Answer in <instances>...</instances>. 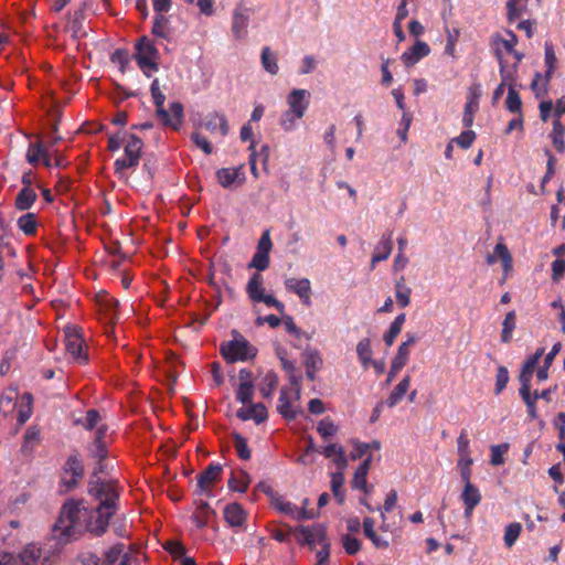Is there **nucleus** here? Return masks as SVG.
<instances>
[{
	"instance_id": "obj_30",
	"label": "nucleus",
	"mask_w": 565,
	"mask_h": 565,
	"mask_svg": "<svg viewBox=\"0 0 565 565\" xmlns=\"http://www.w3.org/2000/svg\"><path fill=\"white\" fill-rule=\"evenodd\" d=\"M370 470V461H363L354 471L352 486L354 489L369 493L371 488L367 484L366 476Z\"/></svg>"
},
{
	"instance_id": "obj_32",
	"label": "nucleus",
	"mask_w": 565,
	"mask_h": 565,
	"mask_svg": "<svg viewBox=\"0 0 565 565\" xmlns=\"http://www.w3.org/2000/svg\"><path fill=\"white\" fill-rule=\"evenodd\" d=\"M409 385H411V376L405 375L402 379V381L394 387V390L388 395V397L386 399V405L388 407L396 406L402 401V398L405 396V394L407 393Z\"/></svg>"
},
{
	"instance_id": "obj_3",
	"label": "nucleus",
	"mask_w": 565,
	"mask_h": 565,
	"mask_svg": "<svg viewBox=\"0 0 565 565\" xmlns=\"http://www.w3.org/2000/svg\"><path fill=\"white\" fill-rule=\"evenodd\" d=\"M100 414L97 409L90 408L86 412L85 417L78 418L75 424L83 426L86 430L97 428L90 443L88 450L93 459H116L118 452L113 447L114 437L108 431L106 425H99Z\"/></svg>"
},
{
	"instance_id": "obj_57",
	"label": "nucleus",
	"mask_w": 565,
	"mask_h": 565,
	"mask_svg": "<svg viewBox=\"0 0 565 565\" xmlns=\"http://www.w3.org/2000/svg\"><path fill=\"white\" fill-rule=\"evenodd\" d=\"M510 380L509 371L505 366L500 365L497 370L495 375V388L494 393L495 395H499L502 393V391L507 387Z\"/></svg>"
},
{
	"instance_id": "obj_1",
	"label": "nucleus",
	"mask_w": 565,
	"mask_h": 565,
	"mask_svg": "<svg viewBox=\"0 0 565 565\" xmlns=\"http://www.w3.org/2000/svg\"><path fill=\"white\" fill-rule=\"evenodd\" d=\"M88 493L98 502V507L92 511L88 510L87 530L92 534L102 535L106 532L110 518L116 512V501L118 491L113 480L99 476L94 471L89 483Z\"/></svg>"
},
{
	"instance_id": "obj_4",
	"label": "nucleus",
	"mask_w": 565,
	"mask_h": 565,
	"mask_svg": "<svg viewBox=\"0 0 565 565\" xmlns=\"http://www.w3.org/2000/svg\"><path fill=\"white\" fill-rule=\"evenodd\" d=\"M150 92L153 99V104L156 106V114L161 122L171 127L174 130H178L183 120V105L179 102H173L170 104V114L164 108L166 96L160 89V82L158 78H154L150 85Z\"/></svg>"
},
{
	"instance_id": "obj_49",
	"label": "nucleus",
	"mask_w": 565,
	"mask_h": 565,
	"mask_svg": "<svg viewBox=\"0 0 565 565\" xmlns=\"http://www.w3.org/2000/svg\"><path fill=\"white\" fill-rule=\"evenodd\" d=\"M45 150L46 148H44L42 141L31 142L25 154L26 161L32 166H36L41 157L44 156Z\"/></svg>"
},
{
	"instance_id": "obj_58",
	"label": "nucleus",
	"mask_w": 565,
	"mask_h": 565,
	"mask_svg": "<svg viewBox=\"0 0 565 565\" xmlns=\"http://www.w3.org/2000/svg\"><path fill=\"white\" fill-rule=\"evenodd\" d=\"M337 426L329 417L320 420L317 426L318 433L324 440H328L330 437H332L337 433Z\"/></svg>"
},
{
	"instance_id": "obj_11",
	"label": "nucleus",
	"mask_w": 565,
	"mask_h": 565,
	"mask_svg": "<svg viewBox=\"0 0 565 565\" xmlns=\"http://www.w3.org/2000/svg\"><path fill=\"white\" fill-rule=\"evenodd\" d=\"M65 333V350L72 358L81 364L88 361L87 354L84 352V340L75 327H66Z\"/></svg>"
},
{
	"instance_id": "obj_31",
	"label": "nucleus",
	"mask_w": 565,
	"mask_h": 565,
	"mask_svg": "<svg viewBox=\"0 0 565 565\" xmlns=\"http://www.w3.org/2000/svg\"><path fill=\"white\" fill-rule=\"evenodd\" d=\"M36 193L32 188H22L14 201V206L19 211H28L36 201Z\"/></svg>"
},
{
	"instance_id": "obj_29",
	"label": "nucleus",
	"mask_w": 565,
	"mask_h": 565,
	"mask_svg": "<svg viewBox=\"0 0 565 565\" xmlns=\"http://www.w3.org/2000/svg\"><path fill=\"white\" fill-rule=\"evenodd\" d=\"M393 249L392 232L387 236H383L375 247V253L372 256L371 263L374 266L379 262L386 260Z\"/></svg>"
},
{
	"instance_id": "obj_64",
	"label": "nucleus",
	"mask_w": 565,
	"mask_h": 565,
	"mask_svg": "<svg viewBox=\"0 0 565 565\" xmlns=\"http://www.w3.org/2000/svg\"><path fill=\"white\" fill-rule=\"evenodd\" d=\"M256 302H264L268 307H274L281 315L285 312V305L273 295L262 294V296H258Z\"/></svg>"
},
{
	"instance_id": "obj_60",
	"label": "nucleus",
	"mask_w": 565,
	"mask_h": 565,
	"mask_svg": "<svg viewBox=\"0 0 565 565\" xmlns=\"http://www.w3.org/2000/svg\"><path fill=\"white\" fill-rule=\"evenodd\" d=\"M110 60L114 64H117L119 66L121 73L126 71V67L130 62L128 52L122 49L115 50V52L110 56Z\"/></svg>"
},
{
	"instance_id": "obj_13",
	"label": "nucleus",
	"mask_w": 565,
	"mask_h": 565,
	"mask_svg": "<svg viewBox=\"0 0 565 565\" xmlns=\"http://www.w3.org/2000/svg\"><path fill=\"white\" fill-rule=\"evenodd\" d=\"M285 288L296 294L305 306H311V282L308 278H286L284 281Z\"/></svg>"
},
{
	"instance_id": "obj_33",
	"label": "nucleus",
	"mask_w": 565,
	"mask_h": 565,
	"mask_svg": "<svg viewBox=\"0 0 565 565\" xmlns=\"http://www.w3.org/2000/svg\"><path fill=\"white\" fill-rule=\"evenodd\" d=\"M250 483V477L245 470H235L228 479V488L233 491L245 492Z\"/></svg>"
},
{
	"instance_id": "obj_56",
	"label": "nucleus",
	"mask_w": 565,
	"mask_h": 565,
	"mask_svg": "<svg viewBox=\"0 0 565 565\" xmlns=\"http://www.w3.org/2000/svg\"><path fill=\"white\" fill-rule=\"evenodd\" d=\"M301 118V116H296L292 111L286 110L280 116L279 125L285 131H292L297 127V121Z\"/></svg>"
},
{
	"instance_id": "obj_20",
	"label": "nucleus",
	"mask_w": 565,
	"mask_h": 565,
	"mask_svg": "<svg viewBox=\"0 0 565 565\" xmlns=\"http://www.w3.org/2000/svg\"><path fill=\"white\" fill-rule=\"evenodd\" d=\"M249 21L248 9L237 6L233 12L232 32L236 39H242L246 33Z\"/></svg>"
},
{
	"instance_id": "obj_38",
	"label": "nucleus",
	"mask_w": 565,
	"mask_h": 565,
	"mask_svg": "<svg viewBox=\"0 0 565 565\" xmlns=\"http://www.w3.org/2000/svg\"><path fill=\"white\" fill-rule=\"evenodd\" d=\"M18 228L26 236H33L38 230V221L34 213H25L17 221Z\"/></svg>"
},
{
	"instance_id": "obj_17",
	"label": "nucleus",
	"mask_w": 565,
	"mask_h": 565,
	"mask_svg": "<svg viewBox=\"0 0 565 565\" xmlns=\"http://www.w3.org/2000/svg\"><path fill=\"white\" fill-rule=\"evenodd\" d=\"M213 516H215V511L206 501H195V510L191 516V520L196 527L203 529L207 526Z\"/></svg>"
},
{
	"instance_id": "obj_35",
	"label": "nucleus",
	"mask_w": 565,
	"mask_h": 565,
	"mask_svg": "<svg viewBox=\"0 0 565 565\" xmlns=\"http://www.w3.org/2000/svg\"><path fill=\"white\" fill-rule=\"evenodd\" d=\"M534 370L533 369H526V366L522 365L519 381H520V388L519 394L522 398V401L525 404H530V390H531V380L533 377Z\"/></svg>"
},
{
	"instance_id": "obj_61",
	"label": "nucleus",
	"mask_w": 565,
	"mask_h": 565,
	"mask_svg": "<svg viewBox=\"0 0 565 565\" xmlns=\"http://www.w3.org/2000/svg\"><path fill=\"white\" fill-rule=\"evenodd\" d=\"M476 139V132L473 130L467 129L462 131L458 137L452 138L451 142L458 145L462 149H468Z\"/></svg>"
},
{
	"instance_id": "obj_43",
	"label": "nucleus",
	"mask_w": 565,
	"mask_h": 565,
	"mask_svg": "<svg viewBox=\"0 0 565 565\" xmlns=\"http://www.w3.org/2000/svg\"><path fill=\"white\" fill-rule=\"evenodd\" d=\"M497 57L500 63V75H501V83L498 85V87L494 89L492 95V104H497L499 99L504 94L505 86L508 85V82L511 79L510 74L505 71V66L503 64L502 55H500L499 50H497Z\"/></svg>"
},
{
	"instance_id": "obj_27",
	"label": "nucleus",
	"mask_w": 565,
	"mask_h": 565,
	"mask_svg": "<svg viewBox=\"0 0 565 565\" xmlns=\"http://www.w3.org/2000/svg\"><path fill=\"white\" fill-rule=\"evenodd\" d=\"M277 412L286 419H295L298 412L292 408L289 390L282 387L277 402Z\"/></svg>"
},
{
	"instance_id": "obj_36",
	"label": "nucleus",
	"mask_w": 565,
	"mask_h": 565,
	"mask_svg": "<svg viewBox=\"0 0 565 565\" xmlns=\"http://www.w3.org/2000/svg\"><path fill=\"white\" fill-rule=\"evenodd\" d=\"M18 390L15 387H9L0 396V412L6 416L11 414L17 406Z\"/></svg>"
},
{
	"instance_id": "obj_47",
	"label": "nucleus",
	"mask_w": 565,
	"mask_h": 565,
	"mask_svg": "<svg viewBox=\"0 0 565 565\" xmlns=\"http://www.w3.org/2000/svg\"><path fill=\"white\" fill-rule=\"evenodd\" d=\"M480 95V85H473L469 88L463 113L475 115L478 111Z\"/></svg>"
},
{
	"instance_id": "obj_52",
	"label": "nucleus",
	"mask_w": 565,
	"mask_h": 565,
	"mask_svg": "<svg viewBox=\"0 0 565 565\" xmlns=\"http://www.w3.org/2000/svg\"><path fill=\"white\" fill-rule=\"evenodd\" d=\"M39 443H40V430L34 426L29 427L24 434V441L22 445V450L24 452L32 450L34 448V446H36Z\"/></svg>"
},
{
	"instance_id": "obj_54",
	"label": "nucleus",
	"mask_w": 565,
	"mask_h": 565,
	"mask_svg": "<svg viewBox=\"0 0 565 565\" xmlns=\"http://www.w3.org/2000/svg\"><path fill=\"white\" fill-rule=\"evenodd\" d=\"M508 34L509 39H502L498 34L493 36V43L497 45L495 51L499 50L500 54L501 52L499 45H501L509 53L514 52V47L518 44V36L512 31H509Z\"/></svg>"
},
{
	"instance_id": "obj_8",
	"label": "nucleus",
	"mask_w": 565,
	"mask_h": 565,
	"mask_svg": "<svg viewBox=\"0 0 565 565\" xmlns=\"http://www.w3.org/2000/svg\"><path fill=\"white\" fill-rule=\"evenodd\" d=\"M270 504L280 513L286 514L297 521L315 518V514L307 510V505L309 504L308 499H305L302 501V507L298 508L296 504L285 500L280 494H278L277 497H274V500L270 502Z\"/></svg>"
},
{
	"instance_id": "obj_44",
	"label": "nucleus",
	"mask_w": 565,
	"mask_h": 565,
	"mask_svg": "<svg viewBox=\"0 0 565 565\" xmlns=\"http://www.w3.org/2000/svg\"><path fill=\"white\" fill-rule=\"evenodd\" d=\"M260 61L264 70L270 75H276L279 71L277 64V56L270 51L268 46L263 47Z\"/></svg>"
},
{
	"instance_id": "obj_16",
	"label": "nucleus",
	"mask_w": 565,
	"mask_h": 565,
	"mask_svg": "<svg viewBox=\"0 0 565 565\" xmlns=\"http://www.w3.org/2000/svg\"><path fill=\"white\" fill-rule=\"evenodd\" d=\"M303 543L311 547L316 545L323 546V543H328L326 539V530L321 525L301 526L298 529Z\"/></svg>"
},
{
	"instance_id": "obj_26",
	"label": "nucleus",
	"mask_w": 565,
	"mask_h": 565,
	"mask_svg": "<svg viewBox=\"0 0 565 565\" xmlns=\"http://www.w3.org/2000/svg\"><path fill=\"white\" fill-rule=\"evenodd\" d=\"M498 259L502 262L504 271H508L512 268V256L503 243H498L494 247V254H489L487 256V263L489 265L495 264Z\"/></svg>"
},
{
	"instance_id": "obj_63",
	"label": "nucleus",
	"mask_w": 565,
	"mask_h": 565,
	"mask_svg": "<svg viewBox=\"0 0 565 565\" xmlns=\"http://www.w3.org/2000/svg\"><path fill=\"white\" fill-rule=\"evenodd\" d=\"M191 140L193 143L200 148L205 154H211L213 152V147L211 142L207 140L205 136L200 132H193L191 135Z\"/></svg>"
},
{
	"instance_id": "obj_2",
	"label": "nucleus",
	"mask_w": 565,
	"mask_h": 565,
	"mask_svg": "<svg viewBox=\"0 0 565 565\" xmlns=\"http://www.w3.org/2000/svg\"><path fill=\"white\" fill-rule=\"evenodd\" d=\"M88 510L82 502L70 500L61 509L58 518L52 527V535L58 543L64 544L76 539L87 530Z\"/></svg>"
},
{
	"instance_id": "obj_28",
	"label": "nucleus",
	"mask_w": 565,
	"mask_h": 565,
	"mask_svg": "<svg viewBox=\"0 0 565 565\" xmlns=\"http://www.w3.org/2000/svg\"><path fill=\"white\" fill-rule=\"evenodd\" d=\"M84 20L85 12L84 6L79 9L75 10L74 13L70 17L68 29L72 32V38L75 40H79L86 36V31L84 30Z\"/></svg>"
},
{
	"instance_id": "obj_45",
	"label": "nucleus",
	"mask_w": 565,
	"mask_h": 565,
	"mask_svg": "<svg viewBox=\"0 0 565 565\" xmlns=\"http://www.w3.org/2000/svg\"><path fill=\"white\" fill-rule=\"evenodd\" d=\"M344 484V475L342 471H337L331 473V491L337 499V501L341 504L344 502L345 494L342 491Z\"/></svg>"
},
{
	"instance_id": "obj_24",
	"label": "nucleus",
	"mask_w": 565,
	"mask_h": 565,
	"mask_svg": "<svg viewBox=\"0 0 565 565\" xmlns=\"http://www.w3.org/2000/svg\"><path fill=\"white\" fill-rule=\"evenodd\" d=\"M203 126L206 130L211 132L220 130L223 137H225L230 131L226 117L218 113L209 114L204 119Z\"/></svg>"
},
{
	"instance_id": "obj_14",
	"label": "nucleus",
	"mask_w": 565,
	"mask_h": 565,
	"mask_svg": "<svg viewBox=\"0 0 565 565\" xmlns=\"http://www.w3.org/2000/svg\"><path fill=\"white\" fill-rule=\"evenodd\" d=\"M310 94L307 89H292L287 96V104L290 111L296 116L303 117L309 106Z\"/></svg>"
},
{
	"instance_id": "obj_59",
	"label": "nucleus",
	"mask_w": 565,
	"mask_h": 565,
	"mask_svg": "<svg viewBox=\"0 0 565 565\" xmlns=\"http://www.w3.org/2000/svg\"><path fill=\"white\" fill-rule=\"evenodd\" d=\"M556 55H555V52H554V49H553V45L551 43H545V64L547 66V70H546V82L551 78L553 72H554V67H555V64H556Z\"/></svg>"
},
{
	"instance_id": "obj_22",
	"label": "nucleus",
	"mask_w": 565,
	"mask_h": 565,
	"mask_svg": "<svg viewBox=\"0 0 565 565\" xmlns=\"http://www.w3.org/2000/svg\"><path fill=\"white\" fill-rule=\"evenodd\" d=\"M41 555V548L36 544H28L12 562L14 565H38Z\"/></svg>"
},
{
	"instance_id": "obj_23",
	"label": "nucleus",
	"mask_w": 565,
	"mask_h": 565,
	"mask_svg": "<svg viewBox=\"0 0 565 565\" xmlns=\"http://www.w3.org/2000/svg\"><path fill=\"white\" fill-rule=\"evenodd\" d=\"M224 518L232 527H241L246 521V512L238 503L227 504L224 509Z\"/></svg>"
},
{
	"instance_id": "obj_39",
	"label": "nucleus",
	"mask_w": 565,
	"mask_h": 565,
	"mask_svg": "<svg viewBox=\"0 0 565 565\" xmlns=\"http://www.w3.org/2000/svg\"><path fill=\"white\" fill-rule=\"evenodd\" d=\"M263 284V276L259 273H254L246 285V292L254 302L257 301L258 296L265 294Z\"/></svg>"
},
{
	"instance_id": "obj_51",
	"label": "nucleus",
	"mask_w": 565,
	"mask_h": 565,
	"mask_svg": "<svg viewBox=\"0 0 565 565\" xmlns=\"http://www.w3.org/2000/svg\"><path fill=\"white\" fill-rule=\"evenodd\" d=\"M169 20L163 14H156L152 25V34L162 38V39H169Z\"/></svg>"
},
{
	"instance_id": "obj_7",
	"label": "nucleus",
	"mask_w": 565,
	"mask_h": 565,
	"mask_svg": "<svg viewBox=\"0 0 565 565\" xmlns=\"http://www.w3.org/2000/svg\"><path fill=\"white\" fill-rule=\"evenodd\" d=\"M237 337L233 340L223 342L220 347V353L227 363L236 361H247L257 354V349L253 347L243 335L234 332Z\"/></svg>"
},
{
	"instance_id": "obj_37",
	"label": "nucleus",
	"mask_w": 565,
	"mask_h": 565,
	"mask_svg": "<svg viewBox=\"0 0 565 565\" xmlns=\"http://www.w3.org/2000/svg\"><path fill=\"white\" fill-rule=\"evenodd\" d=\"M374 525H375V522H374L373 519L365 518L363 520V529H364L365 536L367 539H370L372 541V543L374 544V546H376L377 548H386V547H388V545H390L388 541L385 540L382 536H379L375 533Z\"/></svg>"
},
{
	"instance_id": "obj_21",
	"label": "nucleus",
	"mask_w": 565,
	"mask_h": 565,
	"mask_svg": "<svg viewBox=\"0 0 565 565\" xmlns=\"http://www.w3.org/2000/svg\"><path fill=\"white\" fill-rule=\"evenodd\" d=\"M461 500L465 504V516L469 518L473 509L481 501L480 491L472 483L465 484L463 491L461 493Z\"/></svg>"
},
{
	"instance_id": "obj_10",
	"label": "nucleus",
	"mask_w": 565,
	"mask_h": 565,
	"mask_svg": "<svg viewBox=\"0 0 565 565\" xmlns=\"http://www.w3.org/2000/svg\"><path fill=\"white\" fill-rule=\"evenodd\" d=\"M406 337V341H403L399 344L397 352L394 359L392 360L388 375L385 381L386 385L391 384L394 377L398 374V372L406 365L409 358V348L417 342L416 335L407 333Z\"/></svg>"
},
{
	"instance_id": "obj_25",
	"label": "nucleus",
	"mask_w": 565,
	"mask_h": 565,
	"mask_svg": "<svg viewBox=\"0 0 565 565\" xmlns=\"http://www.w3.org/2000/svg\"><path fill=\"white\" fill-rule=\"evenodd\" d=\"M222 471L220 465H210L198 478V487L202 492L210 494V488L218 479Z\"/></svg>"
},
{
	"instance_id": "obj_46",
	"label": "nucleus",
	"mask_w": 565,
	"mask_h": 565,
	"mask_svg": "<svg viewBox=\"0 0 565 565\" xmlns=\"http://www.w3.org/2000/svg\"><path fill=\"white\" fill-rule=\"evenodd\" d=\"M505 108L513 114H522V100L512 84H509Z\"/></svg>"
},
{
	"instance_id": "obj_15",
	"label": "nucleus",
	"mask_w": 565,
	"mask_h": 565,
	"mask_svg": "<svg viewBox=\"0 0 565 565\" xmlns=\"http://www.w3.org/2000/svg\"><path fill=\"white\" fill-rule=\"evenodd\" d=\"M247 407H241L236 416L246 422V420H254L256 424L264 423L268 417V412L266 406L263 403H256V404H247Z\"/></svg>"
},
{
	"instance_id": "obj_12",
	"label": "nucleus",
	"mask_w": 565,
	"mask_h": 565,
	"mask_svg": "<svg viewBox=\"0 0 565 565\" xmlns=\"http://www.w3.org/2000/svg\"><path fill=\"white\" fill-rule=\"evenodd\" d=\"M83 475L82 461H66L61 477L62 491L68 492L74 489L83 478Z\"/></svg>"
},
{
	"instance_id": "obj_41",
	"label": "nucleus",
	"mask_w": 565,
	"mask_h": 565,
	"mask_svg": "<svg viewBox=\"0 0 565 565\" xmlns=\"http://www.w3.org/2000/svg\"><path fill=\"white\" fill-rule=\"evenodd\" d=\"M278 385V376L275 372H268L262 379L258 390L264 398H269Z\"/></svg>"
},
{
	"instance_id": "obj_62",
	"label": "nucleus",
	"mask_w": 565,
	"mask_h": 565,
	"mask_svg": "<svg viewBox=\"0 0 565 565\" xmlns=\"http://www.w3.org/2000/svg\"><path fill=\"white\" fill-rule=\"evenodd\" d=\"M234 447L239 459H249L250 451L248 449L247 440L238 434L234 435Z\"/></svg>"
},
{
	"instance_id": "obj_6",
	"label": "nucleus",
	"mask_w": 565,
	"mask_h": 565,
	"mask_svg": "<svg viewBox=\"0 0 565 565\" xmlns=\"http://www.w3.org/2000/svg\"><path fill=\"white\" fill-rule=\"evenodd\" d=\"M124 139L125 156L122 158L116 159L114 162L115 173L120 177L124 174L125 170L136 168L139 164L141 150L143 147L142 140L135 134L124 132Z\"/></svg>"
},
{
	"instance_id": "obj_34",
	"label": "nucleus",
	"mask_w": 565,
	"mask_h": 565,
	"mask_svg": "<svg viewBox=\"0 0 565 565\" xmlns=\"http://www.w3.org/2000/svg\"><path fill=\"white\" fill-rule=\"evenodd\" d=\"M33 401V395L30 392H25L21 395L18 411V423L20 425L25 424L31 417Z\"/></svg>"
},
{
	"instance_id": "obj_48",
	"label": "nucleus",
	"mask_w": 565,
	"mask_h": 565,
	"mask_svg": "<svg viewBox=\"0 0 565 565\" xmlns=\"http://www.w3.org/2000/svg\"><path fill=\"white\" fill-rule=\"evenodd\" d=\"M356 353L362 365L364 367H367V365L372 361V349L370 339L364 338L359 341V343L356 344Z\"/></svg>"
},
{
	"instance_id": "obj_42",
	"label": "nucleus",
	"mask_w": 565,
	"mask_h": 565,
	"mask_svg": "<svg viewBox=\"0 0 565 565\" xmlns=\"http://www.w3.org/2000/svg\"><path fill=\"white\" fill-rule=\"evenodd\" d=\"M555 388H546L541 392L534 391L533 393L530 391V404H525L527 408L529 416L534 419L536 418V402L537 399H544L546 402L551 401V394Z\"/></svg>"
},
{
	"instance_id": "obj_55",
	"label": "nucleus",
	"mask_w": 565,
	"mask_h": 565,
	"mask_svg": "<svg viewBox=\"0 0 565 565\" xmlns=\"http://www.w3.org/2000/svg\"><path fill=\"white\" fill-rule=\"evenodd\" d=\"M306 369L320 370L322 367V358L317 350H306L303 353Z\"/></svg>"
},
{
	"instance_id": "obj_18",
	"label": "nucleus",
	"mask_w": 565,
	"mask_h": 565,
	"mask_svg": "<svg viewBox=\"0 0 565 565\" xmlns=\"http://www.w3.org/2000/svg\"><path fill=\"white\" fill-rule=\"evenodd\" d=\"M430 47L427 43L417 41L411 49L405 51L401 60L405 64V66H414L417 62H419L423 57L429 55Z\"/></svg>"
},
{
	"instance_id": "obj_5",
	"label": "nucleus",
	"mask_w": 565,
	"mask_h": 565,
	"mask_svg": "<svg viewBox=\"0 0 565 565\" xmlns=\"http://www.w3.org/2000/svg\"><path fill=\"white\" fill-rule=\"evenodd\" d=\"M135 60L145 76L151 77L159 70L160 54L154 43L146 35L141 36L136 45Z\"/></svg>"
},
{
	"instance_id": "obj_40",
	"label": "nucleus",
	"mask_w": 565,
	"mask_h": 565,
	"mask_svg": "<svg viewBox=\"0 0 565 565\" xmlns=\"http://www.w3.org/2000/svg\"><path fill=\"white\" fill-rule=\"evenodd\" d=\"M516 328V313L514 310L509 311L502 322L501 342L509 343L512 340V334Z\"/></svg>"
},
{
	"instance_id": "obj_50",
	"label": "nucleus",
	"mask_w": 565,
	"mask_h": 565,
	"mask_svg": "<svg viewBox=\"0 0 565 565\" xmlns=\"http://www.w3.org/2000/svg\"><path fill=\"white\" fill-rule=\"evenodd\" d=\"M522 532V525L519 522H512L505 526L504 530V544L507 547H512L518 541L520 534Z\"/></svg>"
},
{
	"instance_id": "obj_19",
	"label": "nucleus",
	"mask_w": 565,
	"mask_h": 565,
	"mask_svg": "<svg viewBox=\"0 0 565 565\" xmlns=\"http://www.w3.org/2000/svg\"><path fill=\"white\" fill-rule=\"evenodd\" d=\"M216 178L218 183L225 189L230 188L236 181H239V183L245 181L242 166L236 168H221L216 171Z\"/></svg>"
},
{
	"instance_id": "obj_53",
	"label": "nucleus",
	"mask_w": 565,
	"mask_h": 565,
	"mask_svg": "<svg viewBox=\"0 0 565 565\" xmlns=\"http://www.w3.org/2000/svg\"><path fill=\"white\" fill-rule=\"evenodd\" d=\"M254 384L239 383L236 391V401L247 405L252 403L254 396Z\"/></svg>"
},
{
	"instance_id": "obj_9",
	"label": "nucleus",
	"mask_w": 565,
	"mask_h": 565,
	"mask_svg": "<svg viewBox=\"0 0 565 565\" xmlns=\"http://www.w3.org/2000/svg\"><path fill=\"white\" fill-rule=\"evenodd\" d=\"M273 248V242L270 238L269 230L263 232L256 247V252L253 255L248 268H256L258 271H264L269 266V253Z\"/></svg>"
}]
</instances>
